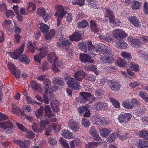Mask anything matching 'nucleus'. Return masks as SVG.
I'll return each mask as SVG.
<instances>
[{
  "label": "nucleus",
  "mask_w": 148,
  "mask_h": 148,
  "mask_svg": "<svg viewBox=\"0 0 148 148\" xmlns=\"http://www.w3.org/2000/svg\"><path fill=\"white\" fill-rule=\"evenodd\" d=\"M62 135L64 138L68 139H71L73 137V134L67 130H63L62 131Z\"/></svg>",
  "instance_id": "25"
},
{
  "label": "nucleus",
  "mask_w": 148,
  "mask_h": 148,
  "mask_svg": "<svg viewBox=\"0 0 148 148\" xmlns=\"http://www.w3.org/2000/svg\"><path fill=\"white\" fill-rule=\"evenodd\" d=\"M100 38L103 39L106 41L110 42L112 40L110 38L108 34L106 35H102L99 37Z\"/></svg>",
  "instance_id": "43"
},
{
  "label": "nucleus",
  "mask_w": 148,
  "mask_h": 148,
  "mask_svg": "<svg viewBox=\"0 0 148 148\" xmlns=\"http://www.w3.org/2000/svg\"><path fill=\"white\" fill-rule=\"evenodd\" d=\"M45 114L49 118H50L51 116H53V114L49 106H46L45 108Z\"/></svg>",
  "instance_id": "33"
},
{
  "label": "nucleus",
  "mask_w": 148,
  "mask_h": 148,
  "mask_svg": "<svg viewBox=\"0 0 148 148\" xmlns=\"http://www.w3.org/2000/svg\"><path fill=\"white\" fill-rule=\"evenodd\" d=\"M107 13L106 16L109 18V21L111 22H114L115 21V17L113 15V12L109 8L106 9Z\"/></svg>",
  "instance_id": "21"
},
{
  "label": "nucleus",
  "mask_w": 148,
  "mask_h": 148,
  "mask_svg": "<svg viewBox=\"0 0 148 148\" xmlns=\"http://www.w3.org/2000/svg\"><path fill=\"white\" fill-rule=\"evenodd\" d=\"M130 66L131 67L133 71H139V66L136 64H134L133 63L130 64Z\"/></svg>",
  "instance_id": "50"
},
{
  "label": "nucleus",
  "mask_w": 148,
  "mask_h": 148,
  "mask_svg": "<svg viewBox=\"0 0 148 148\" xmlns=\"http://www.w3.org/2000/svg\"><path fill=\"white\" fill-rule=\"evenodd\" d=\"M72 3L73 4L83 5L84 4V0H75L72 1Z\"/></svg>",
  "instance_id": "44"
},
{
  "label": "nucleus",
  "mask_w": 148,
  "mask_h": 148,
  "mask_svg": "<svg viewBox=\"0 0 148 148\" xmlns=\"http://www.w3.org/2000/svg\"><path fill=\"white\" fill-rule=\"evenodd\" d=\"M40 129L38 128V125L35 123L33 124L32 128L33 131L36 133L41 132L45 129L46 126L49 124V121L47 119H40Z\"/></svg>",
  "instance_id": "4"
},
{
  "label": "nucleus",
  "mask_w": 148,
  "mask_h": 148,
  "mask_svg": "<svg viewBox=\"0 0 148 148\" xmlns=\"http://www.w3.org/2000/svg\"><path fill=\"white\" fill-rule=\"evenodd\" d=\"M15 30L14 32L16 34H19L21 33V30L20 27L17 26L15 23H14Z\"/></svg>",
  "instance_id": "62"
},
{
  "label": "nucleus",
  "mask_w": 148,
  "mask_h": 148,
  "mask_svg": "<svg viewBox=\"0 0 148 148\" xmlns=\"http://www.w3.org/2000/svg\"><path fill=\"white\" fill-rule=\"evenodd\" d=\"M84 70L87 71H93L96 74H98V73L97 71V68L96 66L92 64L90 65H86L84 68Z\"/></svg>",
  "instance_id": "19"
},
{
  "label": "nucleus",
  "mask_w": 148,
  "mask_h": 148,
  "mask_svg": "<svg viewBox=\"0 0 148 148\" xmlns=\"http://www.w3.org/2000/svg\"><path fill=\"white\" fill-rule=\"evenodd\" d=\"M90 22V27L91 30L95 33L98 32L99 29L97 26L95 21L93 20H91Z\"/></svg>",
  "instance_id": "29"
},
{
  "label": "nucleus",
  "mask_w": 148,
  "mask_h": 148,
  "mask_svg": "<svg viewBox=\"0 0 148 148\" xmlns=\"http://www.w3.org/2000/svg\"><path fill=\"white\" fill-rule=\"evenodd\" d=\"M144 11L145 14L148 13V4L147 3L145 2L144 3Z\"/></svg>",
  "instance_id": "64"
},
{
  "label": "nucleus",
  "mask_w": 148,
  "mask_h": 148,
  "mask_svg": "<svg viewBox=\"0 0 148 148\" xmlns=\"http://www.w3.org/2000/svg\"><path fill=\"white\" fill-rule=\"evenodd\" d=\"M136 145L138 148H147L148 147V141L140 140L136 144Z\"/></svg>",
  "instance_id": "27"
},
{
  "label": "nucleus",
  "mask_w": 148,
  "mask_h": 148,
  "mask_svg": "<svg viewBox=\"0 0 148 148\" xmlns=\"http://www.w3.org/2000/svg\"><path fill=\"white\" fill-rule=\"evenodd\" d=\"M37 13L39 15L43 17L45 22H46L52 16L50 13L46 14L45 9L43 8H38Z\"/></svg>",
  "instance_id": "7"
},
{
  "label": "nucleus",
  "mask_w": 148,
  "mask_h": 148,
  "mask_svg": "<svg viewBox=\"0 0 148 148\" xmlns=\"http://www.w3.org/2000/svg\"><path fill=\"white\" fill-rule=\"evenodd\" d=\"M21 36L19 34H15L14 36V42L16 43H18L20 42V40L21 38Z\"/></svg>",
  "instance_id": "51"
},
{
  "label": "nucleus",
  "mask_w": 148,
  "mask_h": 148,
  "mask_svg": "<svg viewBox=\"0 0 148 148\" xmlns=\"http://www.w3.org/2000/svg\"><path fill=\"white\" fill-rule=\"evenodd\" d=\"M110 129L104 128L100 130V133L101 136L103 137H106L110 133Z\"/></svg>",
  "instance_id": "34"
},
{
  "label": "nucleus",
  "mask_w": 148,
  "mask_h": 148,
  "mask_svg": "<svg viewBox=\"0 0 148 148\" xmlns=\"http://www.w3.org/2000/svg\"><path fill=\"white\" fill-rule=\"evenodd\" d=\"M69 38L72 41H78L80 40L81 38V34L79 33L76 32L74 33L72 35L69 36Z\"/></svg>",
  "instance_id": "22"
},
{
  "label": "nucleus",
  "mask_w": 148,
  "mask_h": 148,
  "mask_svg": "<svg viewBox=\"0 0 148 148\" xmlns=\"http://www.w3.org/2000/svg\"><path fill=\"white\" fill-rule=\"evenodd\" d=\"M89 132L90 134L92 136L94 135L97 133V130L95 129L93 126H92L90 129Z\"/></svg>",
  "instance_id": "60"
},
{
  "label": "nucleus",
  "mask_w": 148,
  "mask_h": 148,
  "mask_svg": "<svg viewBox=\"0 0 148 148\" xmlns=\"http://www.w3.org/2000/svg\"><path fill=\"white\" fill-rule=\"evenodd\" d=\"M121 56L124 58L128 60V61L132 58V57L130 53L125 51H123L121 53Z\"/></svg>",
  "instance_id": "36"
},
{
  "label": "nucleus",
  "mask_w": 148,
  "mask_h": 148,
  "mask_svg": "<svg viewBox=\"0 0 148 148\" xmlns=\"http://www.w3.org/2000/svg\"><path fill=\"white\" fill-rule=\"evenodd\" d=\"M126 62L125 61L123 60L122 59L120 58L117 60L116 64L120 67H124L125 65Z\"/></svg>",
  "instance_id": "41"
},
{
  "label": "nucleus",
  "mask_w": 148,
  "mask_h": 148,
  "mask_svg": "<svg viewBox=\"0 0 148 148\" xmlns=\"http://www.w3.org/2000/svg\"><path fill=\"white\" fill-rule=\"evenodd\" d=\"M12 111L13 113H18L20 110V108L19 107L16 106L15 104H12Z\"/></svg>",
  "instance_id": "49"
},
{
  "label": "nucleus",
  "mask_w": 148,
  "mask_h": 148,
  "mask_svg": "<svg viewBox=\"0 0 148 148\" xmlns=\"http://www.w3.org/2000/svg\"><path fill=\"white\" fill-rule=\"evenodd\" d=\"M139 136L141 137L144 136L147 139V138L148 137V131L145 132L144 131H142L139 132Z\"/></svg>",
  "instance_id": "53"
},
{
  "label": "nucleus",
  "mask_w": 148,
  "mask_h": 148,
  "mask_svg": "<svg viewBox=\"0 0 148 148\" xmlns=\"http://www.w3.org/2000/svg\"><path fill=\"white\" fill-rule=\"evenodd\" d=\"M78 45L80 49L86 53L80 54L81 61L84 63L88 62L90 63H93L94 61L92 59L93 56H91V54L89 55L91 51V48H95V45L92 44V42L89 41L85 42H79L78 43Z\"/></svg>",
  "instance_id": "1"
},
{
  "label": "nucleus",
  "mask_w": 148,
  "mask_h": 148,
  "mask_svg": "<svg viewBox=\"0 0 148 148\" xmlns=\"http://www.w3.org/2000/svg\"><path fill=\"white\" fill-rule=\"evenodd\" d=\"M40 28L43 33H47L49 31V27L44 23H42L40 24Z\"/></svg>",
  "instance_id": "28"
},
{
  "label": "nucleus",
  "mask_w": 148,
  "mask_h": 148,
  "mask_svg": "<svg viewBox=\"0 0 148 148\" xmlns=\"http://www.w3.org/2000/svg\"><path fill=\"white\" fill-rule=\"evenodd\" d=\"M8 65L11 72L14 75L16 78H18L20 77L21 73L19 69H17L14 65L12 63H8Z\"/></svg>",
  "instance_id": "9"
},
{
  "label": "nucleus",
  "mask_w": 148,
  "mask_h": 148,
  "mask_svg": "<svg viewBox=\"0 0 148 148\" xmlns=\"http://www.w3.org/2000/svg\"><path fill=\"white\" fill-rule=\"evenodd\" d=\"M88 23L86 20H83L81 21H79L78 24V27L80 28H85L87 26H88Z\"/></svg>",
  "instance_id": "35"
},
{
  "label": "nucleus",
  "mask_w": 148,
  "mask_h": 148,
  "mask_svg": "<svg viewBox=\"0 0 148 148\" xmlns=\"http://www.w3.org/2000/svg\"><path fill=\"white\" fill-rule=\"evenodd\" d=\"M55 34V31L53 29L51 30L50 32L45 36L46 40L48 42L50 41Z\"/></svg>",
  "instance_id": "31"
},
{
  "label": "nucleus",
  "mask_w": 148,
  "mask_h": 148,
  "mask_svg": "<svg viewBox=\"0 0 148 148\" xmlns=\"http://www.w3.org/2000/svg\"><path fill=\"white\" fill-rule=\"evenodd\" d=\"M70 44V40L67 39H64L61 43L58 42L57 45L59 47H61L62 48H64L66 51H68L69 50Z\"/></svg>",
  "instance_id": "14"
},
{
  "label": "nucleus",
  "mask_w": 148,
  "mask_h": 148,
  "mask_svg": "<svg viewBox=\"0 0 148 148\" xmlns=\"http://www.w3.org/2000/svg\"><path fill=\"white\" fill-rule=\"evenodd\" d=\"M49 143L50 145H55L56 144L57 140L54 138L49 137L48 138Z\"/></svg>",
  "instance_id": "56"
},
{
  "label": "nucleus",
  "mask_w": 148,
  "mask_h": 148,
  "mask_svg": "<svg viewBox=\"0 0 148 148\" xmlns=\"http://www.w3.org/2000/svg\"><path fill=\"white\" fill-rule=\"evenodd\" d=\"M53 82V84L61 86H63L65 84V83L62 78H58L56 77L54 78Z\"/></svg>",
  "instance_id": "30"
},
{
  "label": "nucleus",
  "mask_w": 148,
  "mask_h": 148,
  "mask_svg": "<svg viewBox=\"0 0 148 148\" xmlns=\"http://www.w3.org/2000/svg\"><path fill=\"white\" fill-rule=\"evenodd\" d=\"M86 79L91 82H94L95 80V76L92 75H90L87 76Z\"/></svg>",
  "instance_id": "57"
},
{
  "label": "nucleus",
  "mask_w": 148,
  "mask_h": 148,
  "mask_svg": "<svg viewBox=\"0 0 148 148\" xmlns=\"http://www.w3.org/2000/svg\"><path fill=\"white\" fill-rule=\"evenodd\" d=\"M132 44L134 47H137L138 46L141 45V42L138 39H135Z\"/></svg>",
  "instance_id": "52"
},
{
  "label": "nucleus",
  "mask_w": 148,
  "mask_h": 148,
  "mask_svg": "<svg viewBox=\"0 0 148 148\" xmlns=\"http://www.w3.org/2000/svg\"><path fill=\"white\" fill-rule=\"evenodd\" d=\"M48 90H45L43 96L45 102L46 104H48L49 102L48 97V96L51 99L54 98V95L53 93L51 91H49V92L48 93Z\"/></svg>",
  "instance_id": "15"
},
{
  "label": "nucleus",
  "mask_w": 148,
  "mask_h": 148,
  "mask_svg": "<svg viewBox=\"0 0 148 148\" xmlns=\"http://www.w3.org/2000/svg\"><path fill=\"white\" fill-rule=\"evenodd\" d=\"M16 124L18 126V127L21 130L23 131L24 132L27 131V129L24 127L23 125L18 123H16Z\"/></svg>",
  "instance_id": "61"
},
{
  "label": "nucleus",
  "mask_w": 148,
  "mask_h": 148,
  "mask_svg": "<svg viewBox=\"0 0 148 148\" xmlns=\"http://www.w3.org/2000/svg\"><path fill=\"white\" fill-rule=\"evenodd\" d=\"M38 80L43 82L44 84L45 90H48L51 86V82L47 78V75H41L37 78Z\"/></svg>",
  "instance_id": "10"
},
{
  "label": "nucleus",
  "mask_w": 148,
  "mask_h": 148,
  "mask_svg": "<svg viewBox=\"0 0 148 148\" xmlns=\"http://www.w3.org/2000/svg\"><path fill=\"white\" fill-rule=\"evenodd\" d=\"M26 136L27 137L29 138H34L35 136L34 133L31 131H29L27 132Z\"/></svg>",
  "instance_id": "59"
},
{
  "label": "nucleus",
  "mask_w": 148,
  "mask_h": 148,
  "mask_svg": "<svg viewBox=\"0 0 148 148\" xmlns=\"http://www.w3.org/2000/svg\"><path fill=\"white\" fill-rule=\"evenodd\" d=\"M141 6L140 2L138 1H134L132 5V7L133 9H138Z\"/></svg>",
  "instance_id": "39"
},
{
  "label": "nucleus",
  "mask_w": 148,
  "mask_h": 148,
  "mask_svg": "<svg viewBox=\"0 0 148 148\" xmlns=\"http://www.w3.org/2000/svg\"><path fill=\"white\" fill-rule=\"evenodd\" d=\"M128 20L131 23L136 27H138L140 25L139 20L135 16L130 17Z\"/></svg>",
  "instance_id": "17"
},
{
  "label": "nucleus",
  "mask_w": 148,
  "mask_h": 148,
  "mask_svg": "<svg viewBox=\"0 0 148 148\" xmlns=\"http://www.w3.org/2000/svg\"><path fill=\"white\" fill-rule=\"evenodd\" d=\"M87 75L83 71H79L75 73V77L77 81H80L83 77Z\"/></svg>",
  "instance_id": "18"
},
{
  "label": "nucleus",
  "mask_w": 148,
  "mask_h": 148,
  "mask_svg": "<svg viewBox=\"0 0 148 148\" xmlns=\"http://www.w3.org/2000/svg\"><path fill=\"white\" fill-rule=\"evenodd\" d=\"M49 68V65L48 63L46 62H44L42 64V69L43 71L48 70Z\"/></svg>",
  "instance_id": "54"
},
{
  "label": "nucleus",
  "mask_w": 148,
  "mask_h": 148,
  "mask_svg": "<svg viewBox=\"0 0 148 148\" xmlns=\"http://www.w3.org/2000/svg\"><path fill=\"white\" fill-rule=\"evenodd\" d=\"M107 104L103 102H98L94 106V108L97 110H101L107 106Z\"/></svg>",
  "instance_id": "24"
},
{
  "label": "nucleus",
  "mask_w": 148,
  "mask_h": 148,
  "mask_svg": "<svg viewBox=\"0 0 148 148\" xmlns=\"http://www.w3.org/2000/svg\"><path fill=\"white\" fill-rule=\"evenodd\" d=\"M140 102L136 99H131L130 101L129 100H127L122 103L123 106L125 108L130 109L133 108L136 105H139Z\"/></svg>",
  "instance_id": "6"
},
{
  "label": "nucleus",
  "mask_w": 148,
  "mask_h": 148,
  "mask_svg": "<svg viewBox=\"0 0 148 148\" xmlns=\"http://www.w3.org/2000/svg\"><path fill=\"white\" fill-rule=\"evenodd\" d=\"M51 108L54 112H58L59 110V103L57 100L53 101L51 103Z\"/></svg>",
  "instance_id": "20"
},
{
  "label": "nucleus",
  "mask_w": 148,
  "mask_h": 148,
  "mask_svg": "<svg viewBox=\"0 0 148 148\" xmlns=\"http://www.w3.org/2000/svg\"><path fill=\"white\" fill-rule=\"evenodd\" d=\"M66 13V11H65L64 9L62 7L59 8L58 10L56 11L55 14V16L58 17L57 19L58 26H59L60 25L61 20Z\"/></svg>",
  "instance_id": "8"
},
{
  "label": "nucleus",
  "mask_w": 148,
  "mask_h": 148,
  "mask_svg": "<svg viewBox=\"0 0 148 148\" xmlns=\"http://www.w3.org/2000/svg\"><path fill=\"white\" fill-rule=\"evenodd\" d=\"M68 123L70 128L73 127V126H75L79 124V123L74 121V120L73 119L70 120L68 122Z\"/></svg>",
  "instance_id": "47"
},
{
  "label": "nucleus",
  "mask_w": 148,
  "mask_h": 148,
  "mask_svg": "<svg viewBox=\"0 0 148 148\" xmlns=\"http://www.w3.org/2000/svg\"><path fill=\"white\" fill-rule=\"evenodd\" d=\"M25 44H23L20 47L16 50L14 52L11 53L10 55L12 57L15 59H17L18 58L20 55H21V54L23 53Z\"/></svg>",
  "instance_id": "11"
},
{
  "label": "nucleus",
  "mask_w": 148,
  "mask_h": 148,
  "mask_svg": "<svg viewBox=\"0 0 148 148\" xmlns=\"http://www.w3.org/2000/svg\"><path fill=\"white\" fill-rule=\"evenodd\" d=\"M43 107L41 106L40 108L38 110L37 112L36 113V115L37 118H39L40 117L42 116L43 115Z\"/></svg>",
  "instance_id": "38"
},
{
  "label": "nucleus",
  "mask_w": 148,
  "mask_h": 148,
  "mask_svg": "<svg viewBox=\"0 0 148 148\" xmlns=\"http://www.w3.org/2000/svg\"><path fill=\"white\" fill-rule=\"evenodd\" d=\"M114 36L117 46L120 49H125L128 47L127 43L123 39L127 36V34L123 31L119 29L114 30L113 32Z\"/></svg>",
  "instance_id": "2"
},
{
  "label": "nucleus",
  "mask_w": 148,
  "mask_h": 148,
  "mask_svg": "<svg viewBox=\"0 0 148 148\" xmlns=\"http://www.w3.org/2000/svg\"><path fill=\"white\" fill-rule=\"evenodd\" d=\"M81 123L84 128L88 127L90 125L89 120L86 118L83 119L82 120Z\"/></svg>",
  "instance_id": "37"
},
{
  "label": "nucleus",
  "mask_w": 148,
  "mask_h": 148,
  "mask_svg": "<svg viewBox=\"0 0 148 148\" xmlns=\"http://www.w3.org/2000/svg\"><path fill=\"white\" fill-rule=\"evenodd\" d=\"M27 51L28 52L32 53L35 52V47L32 43H29L27 47Z\"/></svg>",
  "instance_id": "48"
},
{
  "label": "nucleus",
  "mask_w": 148,
  "mask_h": 148,
  "mask_svg": "<svg viewBox=\"0 0 148 148\" xmlns=\"http://www.w3.org/2000/svg\"><path fill=\"white\" fill-rule=\"evenodd\" d=\"M132 117L131 115L129 113H124L119 116L118 120L120 122L127 123Z\"/></svg>",
  "instance_id": "13"
},
{
  "label": "nucleus",
  "mask_w": 148,
  "mask_h": 148,
  "mask_svg": "<svg viewBox=\"0 0 148 148\" xmlns=\"http://www.w3.org/2000/svg\"><path fill=\"white\" fill-rule=\"evenodd\" d=\"M110 99L112 104L115 108L120 107V104L118 101L112 98H110Z\"/></svg>",
  "instance_id": "46"
},
{
  "label": "nucleus",
  "mask_w": 148,
  "mask_h": 148,
  "mask_svg": "<svg viewBox=\"0 0 148 148\" xmlns=\"http://www.w3.org/2000/svg\"><path fill=\"white\" fill-rule=\"evenodd\" d=\"M22 142L23 143H22V145H21L22 148H25L29 146L30 142L29 140H26Z\"/></svg>",
  "instance_id": "55"
},
{
  "label": "nucleus",
  "mask_w": 148,
  "mask_h": 148,
  "mask_svg": "<svg viewBox=\"0 0 148 148\" xmlns=\"http://www.w3.org/2000/svg\"><path fill=\"white\" fill-rule=\"evenodd\" d=\"M88 109V106H83L79 108V112L80 114H81L87 111Z\"/></svg>",
  "instance_id": "42"
},
{
  "label": "nucleus",
  "mask_w": 148,
  "mask_h": 148,
  "mask_svg": "<svg viewBox=\"0 0 148 148\" xmlns=\"http://www.w3.org/2000/svg\"><path fill=\"white\" fill-rule=\"evenodd\" d=\"M50 59L54 62V64L52 66L53 70L56 72L60 71V69L63 66L61 62L57 61V58L55 56V54L49 56Z\"/></svg>",
  "instance_id": "5"
},
{
  "label": "nucleus",
  "mask_w": 148,
  "mask_h": 148,
  "mask_svg": "<svg viewBox=\"0 0 148 148\" xmlns=\"http://www.w3.org/2000/svg\"><path fill=\"white\" fill-rule=\"evenodd\" d=\"M73 79H70V80L68 81L66 83L69 87L72 88L73 89L75 90H79L80 89L81 86L79 84L78 82L75 79H74L72 78Z\"/></svg>",
  "instance_id": "12"
},
{
  "label": "nucleus",
  "mask_w": 148,
  "mask_h": 148,
  "mask_svg": "<svg viewBox=\"0 0 148 148\" xmlns=\"http://www.w3.org/2000/svg\"><path fill=\"white\" fill-rule=\"evenodd\" d=\"M112 58H110V56H104L101 58V62L103 63H112L111 61H112Z\"/></svg>",
  "instance_id": "32"
},
{
  "label": "nucleus",
  "mask_w": 148,
  "mask_h": 148,
  "mask_svg": "<svg viewBox=\"0 0 148 148\" xmlns=\"http://www.w3.org/2000/svg\"><path fill=\"white\" fill-rule=\"evenodd\" d=\"M5 126L7 127L8 128H13V124L12 122L10 121H8L5 122Z\"/></svg>",
  "instance_id": "58"
},
{
  "label": "nucleus",
  "mask_w": 148,
  "mask_h": 148,
  "mask_svg": "<svg viewBox=\"0 0 148 148\" xmlns=\"http://www.w3.org/2000/svg\"><path fill=\"white\" fill-rule=\"evenodd\" d=\"M130 86L132 88H135L140 85V83L137 82H132L129 84Z\"/></svg>",
  "instance_id": "63"
},
{
  "label": "nucleus",
  "mask_w": 148,
  "mask_h": 148,
  "mask_svg": "<svg viewBox=\"0 0 148 148\" xmlns=\"http://www.w3.org/2000/svg\"><path fill=\"white\" fill-rule=\"evenodd\" d=\"M19 61L21 62H25L26 64H29V60L28 56L25 54H23L19 56Z\"/></svg>",
  "instance_id": "26"
},
{
  "label": "nucleus",
  "mask_w": 148,
  "mask_h": 148,
  "mask_svg": "<svg viewBox=\"0 0 148 148\" xmlns=\"http://www.w3.org/2000/svg\"><path fill=\"white\" fill-rule=\"evenodd\" d=\"M80 96L78 99V101L81 103H91L95 100V98L90 93L81 92L80 93Z\"/></svg>",
  "instance_id": "3"
},
{
  "label": "nucleus",
  "mask_w": 148,
  "mask_h": 148,
  "mask_svg": "<svg viewBox=\"0 0 148 148\" xmlns=\"http://www.w3.org/2000/svg\"><path fill=\"white\" fill-rule=\"evenodd\" d=\"M110 86L111 89L113 91H117L120 89L121 85L118 82H116L114 80L111 81Z\"/></svg>",
  "instance_id": "16"
},
{
  "label": "nucleus",
  "mask_w": 148,
  "mask_h": 148,
  "mask_svg": "<svg viewBox=\"0 0 148 148\" xmlns=\"http://www.w3.org/2000/svg\"><path fill=\"white\" fill-rule=\"evenodd\" d=\"M102 50V52L105 56H110V58H111L112 54L111 48L108 47L107 46H105L104 48H103Z\"/></svg>",
  "instance_id": "23"
},
{
  "label": "nucleus",
  "mask_w": 148,
  "mask_h": 148,
  "mask_svg": "<svg viewBox=\"0 0 148 148\" xmlns=\"http://www.w3.org/2000/svg\"><path fill=\"white\" fill-rule=\"evenodd\" d=\"M117 134L116 133H112L109 136L108 138L107 141L109 142H112L113 141L115 140L117 136Z\"/></svg>",
  "instance_id": "40"
},
{
  "label": "nucleus",
  "mask_w": 148,
  "mask_h": 148,
  "mask_svg": "<svg viewBox=\"0 0 148 148\" xmlns=\"http://www.w3.org/2000/svg\"><path fill=\"white\" fill-rule=\"evenodd\" d=\"M31 86L32 88L36 90H38L40 88L38 83L35 81H32L31 83Z\"/></svg>",
  "instance_id": "45"
}]
</instances>
